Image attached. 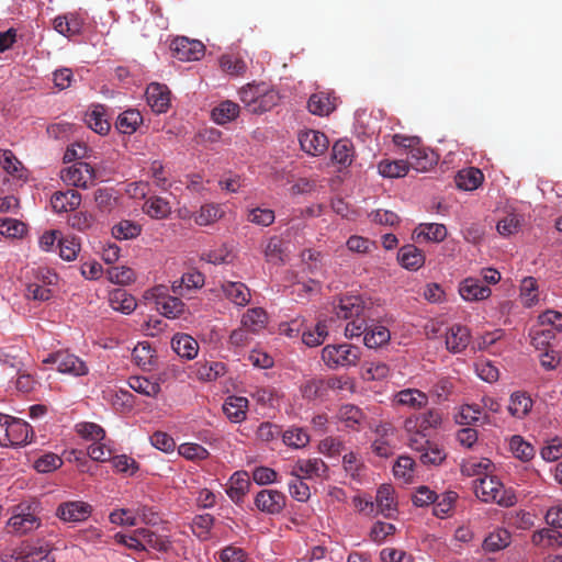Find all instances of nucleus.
Listing matches in <instances>:
<instances>
[{
  "label": "nucleus",
  "instance_id": "nucleus-1",
  "mask_svg": "<svg viewBox=\"0 0 562 562\" xmlns=\"http://www.w3.org/2000/svg\"><path fill=\"white\" fill-rule=\"evenodd\" d=\"M334 313L338 318L350 319L345 327L348 338L359 337L367 329L370 307L359 295H346L333 303Z\"/></svg>",
  "mask_w": 562,
  "mask_h": 562
},
{
  "label": "nucleus",
  "instance_id": "nucleus-2",
  "mask_svg": "<svg viewBox=\"0 0 562 562\" xmlns=\"http://www.w3.org/2000/svg\"><path fill=\"white\" fill-rule=\"evenodd\" d=\"M474 493L484 503H495L499 506L509 507L516 503L515 493L505 488L496 476L484 475L474 481Z\"/></svg>",
  "mask_w": 562,
  "mask_h": 562
},
{
  "label": "nucleus",
  "instance_id": "nucleus-3",
  "mask_svg": "<svg viewBox=\"0 0 562 562\" xmlns=\"http://www.w3.org/2000/svg\"><path fill=\"white\" fill-rule=\"evenodd\" d=\"M32 437L33 429L26 422L0 413V446L27 445Z\"/></svg>",
  "mask_w": 562,
  "mask_h": 562
},
{
  "label": "nucleus",
  "instance_id": "nucleus-4",
  "mask_svg": "<svg viewBox=\"0 0 562 562\" xmlns=\"http://www.w3.org/2000/svg\"><path fill=\"white\" fill-rule=\"evenodd\" d=\"M145 297L151 300L156 310L165 317L175 319L186 312V304L180 295H171L167 285L159 284L146 291Z\"/></svg>",
  "mask_w": 562,
  "mask_h": 562
},
{
  "label": "nucleus",
  "instance_id": "nucleus-5",
  "mask_svg": "<svg viewBox=\"0 0 562 562\" xmlns=\"http://www.w3.org/2000/svg\"><path fill=\"white\" fill-rule=\"evenodd\" d=\"M322 359L331 369L356 366L360 359V349L349 344L328 345L322 350Z\"/></svg>",
  "mask_w": 562,
  "mask_h": 562
},
{
  "label": "nucleus",
  "instance_id": "nucleus-6",
  "mask_svg": "<svg viewBox=\"0 0 562 562\" xmlns=\"http://www.w3.org/2000/svg\"><path fill=\"white\" fill-rule=\"evenodd\" d=\"M44 362L53 363L60 373L71 374L74 376H82L89 372L86 362L68 351H58L49 355Z\"/></svg>",
  "mask_w": 562,
  "mask_h": 562
},
{
  "label": "nucleus",
  "instance_id": "nucleus-7",
  "mask_svg": "<svg viewBox=\"0 0 562 562\" xmlns=\"http://www.w3.org/2000/svg\"><path fill=\"white\" fill-rule=\"evenodd\" d=\"M60 178L68 186L87 189L94 181L95 171L88 162L78 161L64 168Z\"/></svg>",
  "mask_w": 562,
  "mask_h": 562
},
{
  "label": "nucleus",
  "instance_id": "nucleus-8",
  "mask_svg": "<svg viewBox=\"0 0 562 562\" xmlns=\"http://www.w3.org/2000/svg\"><path fill=\"white\" fill-rule=\"evenodd\" d=\"M92 506L82 501H67L60 503L55 512L57 518L64 522H82L92 514Z\"/></svg>",
  "mask_w": 562,
  "mask_h": 562
},
{
  "label": "nucleus",
  "instance_id": "nucleus-9",
  "mask_svg": "<svg viewBox=\"0 0 562 562\" xmlns=\"http://www.w3.org/2000/svg\"><path fill=\"white\" fill-rule=\"evenodd\" d=\"M171 50L181 61L199 60L204 56L205 46L198 40L177 37L171 43Z\"/></svg>",
  "mask_w": 562,
  "mask_h": 562
},
{
  "label": "nucleus",
  "instance_id": "nucleus-10",
  "mask_svg": "<svg viewBox=\"0 0 562 562\" xmlns=\"http://www.w3.org/2000/svg\"><path fill=\"white\" fill-rule=\"evenodd\" d=\"M286 505V496L277 490H261L255 496V506L268 515L280 514Z\"/></svg>",
  "mask_w": 562,
  "mask_h": 562
},
{
  "label": "nucleus",
  "instance_id": "nucleus-11",
  "mask_svg": "<svg viewBox=\"0 0 562 562\" xmlns=\"http://www.w3.org/2000/svg\"><path fill=\"white\" fill-rule=\"evenodd\" d=\"M441 420L442 415L440 411L431 408L407 417L404 422V429L406 431L425 432L429 429L438 427L441 424Z\"/></svg>",
  "mask_w": 562,
  "mask_h": 562
},
{
  "label": "nucleus",
  "instance_id": "nucleus-12",
  "mask_svg": "<svg viewBox=\"0 0 562 562\" xmlns=\"http://www.w3.org/2000/svg\"><path fill=\"white\" fill-rule=\"evenodd\" d=\"M328 471L327 464L321 458L300 459L292 467L291 476H301L302 479L323 477Z\"/></svg>",
  "mask_w": 562,
  "mask_h": 562
},
{
  "label": "nucleus",
  "instance_id": "nucleus-13",
  "mask_svg": "<svg viewBox=\"0 0 562 562\" xmlns=\"http://www.w3.org/2000/svg\"><path fill=\"white\" fill-rule=\"evenodd\" d=\"M300 144L305 153L319 156L327 150L329 142L324 133L310 130L300 135Z\"/></svg>",
  "mask_w": 562,
  "mask_h": 562
},
{
  "label": "nucleus",
  "instance_id": "nucleus-14",
  "mask_svg": "<svg viewBox=\"0 0 562 562\" xmlns=\"http://www.w3.org/2000/svg\"><path fill=\"white\" fill-rule=\"evenodd\" d=\"M459 293L465 301H482L490 297L492 291L480 279L469 277L460 283Z\"/></svg>",
  "mask_w": 562,
  "mask_h": 562
},
{
  "label": "nucleus",
  "instance_id": "nucleus-15",
  "mask_svg": "<svg viewBox=\"0 0 562 562\" xmlns=\"http://www.w3.org/2000/svg\"><path fill=\"white\" fill-rule=\"evenodd\" d=\"M169 91L166 86L153 82L146 89L148 105L156 113H164L170 105Z\"/></svg>",
  "mask_w": 562,
  "mask_h": 562
},
{
  "label": "nucleus",
  "instance_id": "nucleus-16",
  "mask_svg": "<svg viewBox=\"0 0 562 562\" xmlns=\"http://www.w3.org/2000/svg\"><path fill=\"white\" fill-rule=\"evenodd\" d=\"M470 330L468 327L456 324L446 334V346L450 352H462L470 342Z\"/></svg>",
  "mask_w": 562,
  "mask_h": 562
},
{
  "label": "nucleus",
  "instance_id": "nucleus-17",
  "mask_svg": "<svg viewBox=\"0 0 562 562\" xmlns=\"http://www.w3.org/2000/svg\"><path fill=\"white\" fill-rule=\"evenodd\" d=\"M221 290L223 295L236 306H246L250 302V291L243 282L225 281Z\"/></svg>",
  "mask_w": 562,
  "mask_h": 562
},
{
  "label": "nucleus",
  "instance_id": "nucleus-18",
  "mask_svg": "<svg viewBox=\"0 0 562 562\" xmlns=\"http://www.w3.org/2000/svg\"><path fill=\"white\" fill-rule=\"evenodd\" d=\"M81 203V194L72 189L57 191L50 198V204L55 212H70L76 210Z\"/></svg>",
  "mask_w": 562,
  "mask_h": 562
},
{
  "label": "nucleus",
  "instance_id": "nucleus-19",
  "mask_svg": "<svg viewBox=\"0 0 562 562\" xmlns=\"http://www.w3.org/2000/svg\"><path fill=\"white\" fill-rule=\"evenodd\" d=\"M437 155L429 149L420 147L419 144L408 153V162L417 171H427L437 164Z\"/></svg>",
  "mask_w": 562,
  "mask_h": 562
},
{
  "label": "nucleus",
  "instance_id": "nucleus-20",
  "mask_svg": "<svg viewBox=\"0 0 562 562\" xmlns=\"http://www.w3.org/2000/svg\"><path fill=\"white\" fill-rule=\"evenodd\" d=\"M204 285V276L196 270H191L183 273L178 280H175L171 284V291L173 294L184 296V291L200 289Z\"/></svg>",
  "mask_w": 562,
  "mask_h": 562
},
{
  "label": "nucleus",
  "instance_id": "nucleus-21",
  "mask_svg": "<svg viewBox=\"0 0 562 562\" xmlns=\"http://www.w3.org/2000/svg\"><path fill=\"white\" fill-rule=\"evenodd\" d=\"M248 400L243 396H228L223 404V412L232 423H241L246 419Z\"/></svg>",
  "mask_w": 562,
  "mask_h": 562
},
{
  "label": "nucleus",
  "instance_id": "nucleus-22",
  "mask_svg": "<svg viewBox=\"0 0 562 562\" xmlns=\"http://www.w3.org/2000/svg\"><path fill=\"white\" fill-rule=\"evenodd\" d=\"M142 123V113L136 109H128L117 116L115 121V128L121 134L132 135L137 131Z\"/></svg>",
  "mask_w": 562,
  "mask_h": 562
},
{
  "label": "nucleus",
  "instance_id": "nucleus-23",
  "mask_svg": "<svg viewBox=\"0 0 562 562\" xmlns=\"http://www.w3.org/2000/svg\"><path fill=\"white\" fill-rule=\"evenodd\" d=\"M307 108L314 115H329L336 108L335 98H331L330 94L326 92L313 93L308 99Z\"/></svg>",
  "mask_w": 562,
  "mask_h": 562
},
{
  "label": "nucleus",
  "instance_id": "nucleus-24",
  "mask_svg": "<svg viewBox=\"0 0 562 562\" xmlns=\"http://www.w3.org/2000/svg\"><path fill=\"white\" fill-rule=\"evenodd\" d=\"M397 260L408 270H417L425 262L424 252L415 245H405L397 252Z\"/></svg>",
  "mask_w": 562,
  "mask_h": 562
},
{
  "label": "nucleus",
  "instance_id": "nucleus-25",
  "mask_svg": "<svg viewBox=\"0 0 562 562\" xmlns=\"http://www.w3.org/2000/svg\"><path fill=\"white\" fill-rule=\"evenodd\" d=\"M85 122L92 131L100 135H105L111 127L105 119V108L101 104L92 105L91 110L86 113Z\"/></svg>",
  "mask_w": 562,
  "mask_h": 562
},
{
  "label": "nucleus",
  "instance_id": "nucleus-26",
  "mask_svg": "<svg viewBox=\"0 0 562 562\" xmlns=\"http://www.w3.org/2000/svg\"><path fill=\"white\" fill-rule=\"evenodd\" d=\"M558 528H542L535 531L531 536V542L543 549H554L562 546V533Z\"/></svg>",
  "mask_w": 562,
  "mask_h": 562
},
{
  "label": "nucleus",
  "instance_id": "nucleus-27",
  "mask_svg": "<svg viewBox=\"0 0 562 562\" xmlns=\"http://www.w3.org/2000/svg\"><path fill=\"white\" fill-rule=\"evenodd\" d=\"M109 304L114 311L123 314H131L137 306L134 296L127 293L124 289H115L111 291L109 295Z\"/></svg>",
  "mask_w": 562,
  "mask_h": 562
},
{
  "label": "nucleus",
  "instance_id": "nucleus-28",
  "mask_svg": "<svg viewBox=\"0 0 562 562\" xmlns=\"http://www.w3.org/2000/svg\"><path fill=\"white\" fill-rule=\"evenodd\" d=\"M8 526L13 531L24 535L37 529L41 526V519L32 513H20L9 519Z\"/></svg>",
  "mask_w": 562,
  "mask_h": 562
},
{
  "label": "nucleus",
  "instance_id": "nucleus-29",
  "mask_svg": "<svg viewBox=\"0 0 562 562\" xmlns=\"http://www.w3.org/2000/svg\"><path fill=\"white\" fill-rule=\"evenodd\" d=\"M249 486L248 474L246 472H235L231 477V486L226 490V493L235 504H240Z\"/></svg>",
  "mask_w": 562,
  "mask_h": 562
},
{
  "label": "nucleus",
  "instance_id": "nucleus-30",
  "mask_svg": "<svg viewBox=\"0 0 562 562\" xmlns=\"http://www.w3.org/2000/svg\"><path fill=\"white\" fill-rule=\"evenodd\" d=\"M396 404L418 409L427 405V395L417 389H405L394 396Z\"/></svg>",
  "mask_w": 562,
  "mask_h": 562
},
{
  "label": "nucleus",
  "instance_id": "nucleus-31",
  "mask_svg": "<svg viewBox=\"0 0 562 562\" xmlns=\"http://www.w3.org/2000/svg\"><path fill=\"white\" fill-rule=\"evenodd\" d=\"M16 549L18 559H20L21 562L43 561L50 552L48 544H34L30 542H23L21 546L16 547Z\"/></svg>",
  "mask_w": 562,
  "mask_h": 562
},
{
  "label": "nucleus",
  "instance_id": "nucleus-32",
  "mask_svg": "<svg viewBox=\"0 0 562 562\" xmlns=\"http://www.w3.org/2000/svg\"><path fill=\"white\" fill-rule=\"evenodd\" d=\"M337 417L347 428L353 430H359L361 424L366 419L364 413L358 406L352 404H345L340 406Z\"/></svg>",
  "mask_w": 562,
  "mask_h": 562
},
{
  "label": "nucleus",
  "instance_id": "nucleus-33",
  "mask_svg": "<svg viewBox=\"0 0 562 562\" xmlns=\"http://www.w3.org/2000/svg\"><path fill=\"white\" fill-rule=\"evenodd\" d=\"M267 321L268 316L265 310L261 307H254L247 310V312L243 315L240 325L251 331L254 335H257L266 327Z\"/></svg>",
  "mask_w": 562,
  "mask_h": 562
},
{
  "label": "nucleus",
  "instance_id": "nucleus-34",
  "mask_svg": "<svg viewBox=\"0 0 562 562\" xmlns=\"http://www.w3.org/2000/svg\"><path fill=\"white\" fill-rule=\"evenodd\" d=\"M172 349L181 358L193 359L198 355V341L189 335H176L171 340Z\"/></svg>",
  "mask_w": 562,
  "mask_h": 562
},
{
  "label": "nucleus",
  "instance_id": "nucleus-35",
  "mask_svg": "<svg viewBox=\"0 0 562 562\" xmlns=\"http://www.w3.org/2000/svg\"><path fill=\"white\" fill-rule=\"evenodd\" d=\"M363 342L368 348H379L387 344L391 339L390 330L382 325L368 326L362 333Z\"/></svg>",
  "mask_w": 562,
  "mask_h": 562
},
{
  "label": "nucleus",
  "instance_id": "nucleus-36",
  "mask_svg": "<svg viewBox=\"0 0 562 562\" xmlns=\"http://www.w3.org/2000/svg\"><path fill=\"white\" fill-rule=\"evenodd\" d=\"M375 499L380 513L386 518L393 517L394 513L396 512L393 487L386 484L381 485L378 488Z\"/></svg>",
  "mask_w": 562,
  "mask_h": 562
},
{
  "label": "nucleus",
  "instance_id": "nucleus-37",
  "mask_svg": "<svg viewBox=\"0 0 562 562\" xmlns=\"http://www.w3.org/2000/svg\"><path fill=\"white\" fill-rule=\"evenodd\" d=\"M159 381H161V379H158V381H151L146 376L134 375L128 379L127 383L132 390L142 395L157 397L161 391Z\"/></svg>",
  "mask_w": 562,
  "mask_h": 562
},
{
  "label": "nucleus",
  "instance_id": "nucleus-38",
  "mask_svg": "<svg viewBox=\"0 0 562 562\" xmlns=\"http://www.w3.org/2000/svg\"><path fill=\"white\" fill-rule=\"evenodd\" d=\"M484 179L482 171L477 168H468L458 172L456 184L459 189L472 191L479 188Z\"/></svg>",
  "mask_w": 562,
  "mask_h": 562
},
{
  "label": "nucleus",
  "instance_id": "nucleus-39",
  "mask_svg": "<svg viewBox=\"0 0 562 562\" xmlns=\"http://www.w3.org/2000/svg\"><path fill=\"white\" fill-rule=\"evenodd\" d=\"M143 211L151 218L162 220L171 214L170 203L160 196H150L143 205Z\"/></svg>",
  "mask_w": 562,
  "mask_h": 562
},
{
  "label": "nucleus",
  "instance_id": "nucleus-40",
  "mask_svg": "<svg viewBox=\"0 0 562 562\" xmlns=\"http://www.w3.org/2000/svg\"><path fill=\"white\" fill-rule=\"evenodd\" d=\"M238 114L239 105L231 100L222 101L212 110V119L220 125L234 121Z\"/></svg>",
  "mask_w": 562,
  "mask_h": 562
},
{
  "label": "nucleus",
  "instance_id": "nucleus-41",
  "mask_svg": "<svg viewBox=\"0 0 562 562\" xmlns=\"http://www.w3.org/2000/svg\"><path fill=\"white\" fill-rule=\"evenodd\" d=\"M135 535L138 536L143 543H147L157 551L166 552L171 547V541L167 537L159 536L149 529L138 528L135 530Z\"/></svg>",
  "mask_w": 562,
  "mask_h": 562
},
{
  "label": "nucleus",
  "instance_id": "nucleus-42",
  "mask_svg": "<svg viewBox=\"0 0 562 562\" xmlns=\"http://www.w3.org/2000/svg\"><path fill=\"white\" fill-rule=\"evenodd\" d=\"M224 215L223 210L220 205L207 203L200 207L194 214V222L200 226H206L215 223Z\"/></svg>",
  "mask_w": 562,
  "mask_h": 562
},
{
  "label": "nucleus",
  "instance_id": "nucleus-43",
  "mask_svg": "<svg viewBox=\"0 0 562 562\" xmlns=\"http://www.w3.org/2000/svg\"><path fill=\"white\" fill-rule=\"evenodd\" d=\"M331 158L341 166H349L353 159V145L349 139L337 140L331 148Z\"/></svg>",
  "mask_w": 562,
  "mask_h": 562
},
{
  "label": "nucleus",
  "instance_id": "nucleus-44",
  "mask_svg": "<svg viewBox=\"0 0 562 562\" xmlns=\"http://www.w3.org/2000/svg\"><path fill=\"white\" fill-rule=\"evenodd\" d=\"M532 407L531 398L522 392H515L510 396L508 412L512 416L522 418Z\"/></svg>",
  "mask_w": 562,
  "mask_h": 562
},
{
  "label": "nucleus",
  "instance_id": "nucleus-45",
  "mask_svg": "<svg viewBox=\"0 0 562 562\" xmlns=\"http://www.w3.org/2000/svg\"><path fill=\"white\" fill-rule=\"evenodd\" d=\"M510 543V533L506 529H496L491 532L483 542V549L488 552H496L505 549Z\"/></svg>",
  "mask_w": 562,
  "mask_h": 562
},
{
  "label": "nucleus",
  "instance_id": "nucleus-46",
  "mask_svg": "<svg viewBox=\"0 0 562 562\" xmlns=\"http://www.w3.org/2000/svg\"><path fill=\"white\" fill-rule=\"evenodd\" d=\"M142 233V226L130 220H122L112 227V235L115 239H134Z\"/></svg>",
  "mask_w": 562,
  "mask_h": 562
},
{
  "label": "nucleus",
  "instance_id": "nucleus-47",
  "mask_svg": "<svg viewBox=\"0 0 562 562\" xmlns=\"http://www.w3.org/2000/svg\"><path fill=\"white\" fill-rule=\"evenodd\" d=\"M409 167V162L405 160H382L378 169L380 175L385 178H400L408 172Z\"/></svg>",
  "mask_w": 562,
  "mask_h": 562
},
{
  "label": "nucleus",
  "instance_id": "nucleus-48",
  "mask_svg": "<svg viewBox=\"0 0 562 562\" xmlns=\"http://www.w3.org/2000/svg\"><path fill=\"white\" fill-rule=\"evenodd\" d=\"M509 449L515 458L524 462L531 460L535 456L533 447L518 435H515L510 438Z\"/></svg>",
  "mask_w": 562,
  "mask_h": 562
},
{
  "label": "nucleus",
  "instance_id": "nucleus-49",
  "mask_svg": "<svg viewBox=\"0 0 562 562\" xmlns=\"http://www.w3.org/2000/svg\"><path fill=\"white\" fill-rule=\"evenodd\" d=\"M418 237L423 236L425 239L440 243L447 237V228L443 224L438 223H424L417 229Z\"/></svg>",
  "mask_w": 562,
  "mask_h": 562
},
{
  "label": "nucleus",
  "instance_id": "nucleus-50",
  "mask_svg": "<svg viewBox=\"0 0 562 562\" xmlns=\"http://www.w3.org/2000/svg\"><path fill=\"white\" fill-rule=\"evenodd\" d=\"M132 356L138 367L147 370L153 366L155 350L151 348L149 342L142 341L134 347Z\"/></svg>",
  "mask_w": 562,
  "mask_h": 562
},
{
  "label": "nucleus",
  "instance_id": "nucleus-51",
  "mask_svg": "<svg viewBox=\"0 0 562 562\" xmlns=\"http://www.w3.org/2000/svg\"><path fill=\"white\" fill-rule=\"evenodd\" d=\"M0 165L7 173L19 179L23 177V165L10 149L0 150Z\"/></svg>",
  "mask_w": 562,
  "mask_h": 562
},
{
  "label": "nucleus",
  "instance_id": "nucleus-52",
  "mask_svg": "<svg viewBox=\"0 0 562 562\" xmlns=\"http://www.w3.org/2000/svg\"><path fill=\"white\" fill-rule=\"evenodd\" d=\"M282 440L288 447L301 449L310 442V436L303 428L291 427L282 434Z\"/></svg>",
  "mask_w": 562,
  "mask_h": 562
},
{
  "label": "nucleus",
  "instance_id": "nucleus-53",
  "mask_svg": "<svg viewBox=\"0 0 562 562\" xmlns=\"http://www.w3.org/2000/svg\"><path fill=\"white\" fill-rule=\"evenodd\" d=\"M280 97L279 93L270 89L267 85L263 89V93L259 95L256 105L252 109L254 114H261L263 112L270 111L279 103Z\"/></svg>",
  "mask_w": 562,
  "mask_h": 562
},
{
  "label": "nucleus",
  "instance_id": "nucleus-54",
  "mask_svg": "<svg viewBox=\"0 0 562 562\" xmlns=\"http://www.w3.org/2000/svg\"><path fill=\"white\" fill-rule=\"evenodd\" d=\"M59 256L66 261H72L80 251V241L75 236L60 237L58 239Z\"/></svg>",
  "mask_w": 562,
  "mask_h": 562
},
{
  "label": "nucleus",
  "instance_id": "nucleus-55",
  "mask_svg": "<svg viewBox=\"0 0 562 562\" xmlns=\"http://www.w3.org/2000/svg\"><path fill=\"white\" fill-rule=\"evenodd\" d=\"M266 83L258 85H247L239 90L240 101L244 103L245 108L252 113V109L256 105V102L259 99V95L263 93V89Z\"/></svg>",
  "mask_w": 562,
  "mask_h": 562
},
{
  "label": "nucleus",
  "instance_id": "nucleus-56",
  "mask_svg": "<svg viewBox=\"0 0 562 562\" xmlns=\"http://www.w3.org/2000/svg\"><path fill=\"white\" fill-rule=\"evenodd\" d=\"M446 452L436 442H430L418 456L419 461L425 465H439L446 459Z\"/></svg>",
  "mask_w": 562,
  "mask_h": 562
},
{
  "label": "nucleus",
  "instance_id": "nucleus-57",
  "mask_svg": "<svg viewBox=\"0 0 562 562\" xmlns=\"http://www.w3.org/2000/svg\"><path fill=\"white\" fill-rule=\"evenodd\" d=\"M458 499V494L453 491H447L441 495H438V499L434 503V515L443 518L448 515Z\"/></svg>",
  "mask_w": 562,
  "mask_h": 562
},
{
  "label": "nucleus",
  "instance_id": "nucleus-58",
  "mask_svg": "<svg viewBox=\"0 0 562 562\" xmlns=\"http://www.w3.org/2000/svg\"><path fill=\"white\" fill-rule=\"evenodd\" d=\"M328 335L326 322H317L313 330H306L302 335L303 342L308 347L322 345Z\"/></svg>",
  "mask_w": 562,
  "mask_h": 562
},
{
  "label": "nucleus",
  "instance_id": "nucleus-59",
  "mask_svg": "<svg viewBox=\"0 0 562 562\" xmlns=\"http://www.w3.org/2000/svg\"><path fill=\"white\" fill-rule=\"evenodd\" d=\"M415 461L408 456H402L397 459L393 467L395 477L402 479L404 482H411L414 477Z\"/></svg>",
  "mask_w": 562,
  "mask_h": 562
},
{
  "label": "nucleus",
  "instance_id": "nucleus-60",
  "mask_svg": "<svg viewBox=\"0 0 562 562\" xmlns=\"http://www.w3.org/2000/svg\"><path fill=\"white\" fill-rule=\"evenodd\" d=\"M520 296L525 306H532L538 301V284L532 277H527L520 284Z\"/></svg>",
  "mask_w": 562,
  "mask_h": 562
},
{
  "label": "nucleus",
  "instance_id": "nucleus-61",
  "mask_svg": "<svg viewBox=\"0 0 562 562\" xmlns=\"http://www.w3.org/2000/svg\"><path fill=\"white\" fill-rule=\"evenodd\" d=\"M531 344L538 350L550 349L551 340L555 338V333L549 328H535L530 333Z\"/></svg>",
  "mask_w": 562,
  "mask_h": 562
},
{
  "label": "nucleus",
  "instance_id": "nucleus-62",
  "mask_svg": "<svg viewBox=\"0 0 562 562\" xmlns=\"http://www.w3.org/2000/svg\"><path fill=\"white\" fill-rule=\"evenodd\" d=\"M215 518L210 514L198 515L193 518V532L202 540L209 538L210 531L214 525Z\"/></svg>",
  "mask_w": 562,
  "mask_h": 562
},
{
  "label": "nucleus",
  "instance_id": "nucleus-63",
  "mask_svg": "<svg viewBox=\"0 0 562 562\" xmlns=\"http://www.w3.org/2000/svg\"><path fill=\"white\" fill-rule=\"evenodd\" d=\"M220 64L221 68L225 72L234 76L243 75L247 69L246 63L241 58L234 55H223L220 59Z\"/></svg>",
  "mask_w": 562,
  "mask_h": 562
},
{
  "label": "nucleus",
  "instance_id": "nucleus-64",
  "mask_svg": "<svg viewBox=\"0 0 562 562\" xmlns=\"http://www.w3.org/2000/svg\"><path fill=\"white\" fill-rule=\"evenodd\" d=\"M274 218V212L270 209L254 207L247 213V221L259 226H270Z\"/></svg>",
  "mask_w": 562,
  "mask_h": 562
}]
</instances>
